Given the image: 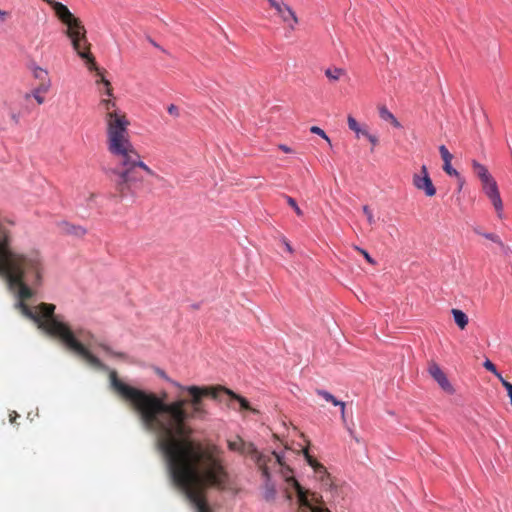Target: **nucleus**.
I'll list each match as a JSON object with an SVG mask.
<instances>
[{"label":"nucleus","mask_w":512,"mask_h":512,"mask_svg":"<svg viewBox=\"0 0 512 512\" xmlns=\"http://www.w3.org/2000/svg\"><path fill=\"white\" fill-rule=\"evenodd\" d=\"M304 456L308 462V464L314 469V471L319 475L320 479L325 482V484H328V474L326 471V468L318 463L312 456H310L307 452H304Z\"/></svg>","instance_id":"nucleus-13"},{"label":"nucleus","mask_w":512,"mask_h":512,"mask_svg":"<svg viewBox=\"0 0 512 512\" xmlns=\"http://www.w3.org/2000/svg\"><path fill=\"white\" fill-rule=\"evenodd\" d=\"M228 447L231 451L240 452L242 454H248L250 455L251 459L253 460V455L255 451H258L253 444H246L241 439H237L235 441H229Z\"/></svg>","instance_id":"nucleus-11"},{"label":"nucleus","mask_w":512,"mask_h":512,"mask_svg":"<svg viewBox=\"0 0 512 512\" xmlns=\"http://www.w3.org/2000/svg\"><path fill=\"white\" fill-rule=\"evenodd\" d=\"M167 111L170 115H173L175 117L179 116V109L174 104L169 105Z\"/></svg>","instance_id":"nucleus-34"},{"label":"nucleus","mask_w":512,"mask_h":512,"mask_svg":"<svg viewBox=\"0 0 512 512\" xmlns=\"http://www.w3.org/2000/svg\"><path fill=\"white\" fill-rule=\"evenodd\" d=\"M341 409V419L343 423H346V415H345V407H340Z\"/></svg>","instance_id":"nucleus-39"},{"label":"nucleus","mask_w":512,"mask_h":512,"mask_svg":"<svg viewBox=\"0 0 512 512\" xmlns=\"http://www.w3.org/2000/svg\"><path fill=\"white\" fill-rule=\"evenodd\" d=\"M101 82L105 86V91L102 94L106 95L108 97H111L113 95V93H112V90L110 88V82L107 79H105L104 77L101 78Z\"/></svg>","instance_id":"nucleus-32"},{"label":"nucleus","mask_w":512,"mask_h":512,"mask_svg":"<svg viewBox=\"0 0 512 512\" xmlns=\"http://www.w3.org/2000/svg\"><path fill=\"white\" fill-rule=\"evenodd\" d=\"M483 367L489 372H491L493 375H495L503 387L505 383H510L509 381L503 378L502 374L498 371L496 365L488 358L483 362Z\"/></svg>","instance_id":"nucleus-19"},{"label":"nucleus","mask_w":512,"mask_h":512,"mask_svg":"<svg viewBox=\"0 0 512 512\" xmlns=\"http://www.w3.org/2000/svg\"><path fill=\"white\" fill-rule=\"evenodd\" d=\"M225 392L234 400H237L240 404V408L242 410H250L251 407H250V403L248 402L247 399H245L244 397L240 396V395H237L236 393H234L232 390H229V389H225Z\"/></svg>","instance_id":"nucleus-22"},{"label":"nucleus","mask_w":512,"mask_h":512,"mask_svg":"<svg viewBox=\"0 0 512 512\" xmlns=\"http://www.w3.org/2000/svg\"><path fill=\"white\" fill-rule=\"evenodd\" d=\"M31 71L33 76L40 81V83H44L46 81H50L48 77L47 70L37 66L36 64H33L31 66Z\"/></svg>","instance_id":"nucleus-21"},{"label":"nucleus","mask_w":512,"mask_h":512,"mask_svg":"<svg viewBox=\"0 0 512 512\" xmlns=\"http://www.w3.org/2000/svg\"><path fill=\"white\" fill-rule=\"evenodd\" d=\"M471 166L473 169L474 174L478 177V179L481 181V184L488 182L493 177L488 171L487 167L477 160L473 159L471 161Z\"/></svg>","instance_id":"nucleus-12"},{"label":"nucleus","mask_w":512,"mask_h":512,"mask_svg":"<svg viewBox=\"0 0 512 512\" xmlns=\"http://www.w3.org/2000/svg\"><path fill=\"white\" fill-rule=\"evenodd\" d=\"M363 213L366 215L367 217V221L370 225L374 224L375 223V219H374V216H373V213L372 211L370 210L369 206L368 205H364L363 206Z\"/></svg>","instance_id":"nucleus-30"},{"label":"nucleus","mask_w":512,"mask_h":512,"mask_svg":"<svg viewBox=\"0 0 512 512\" xmlns=\"http://www.w3.org/2000/svg\"><path fill=\"white\" fill-rule=\"evenodd\" d=\"M473 231H474L476 234L483 236V233H484V232H482V231H481L480 227H474V228H473Z\"/></svg>","instance_id":"nucleus-41"},{"label":"nucleus","mask_w":512,"mask_h":512,"mask_svg":"<svg viewBox=\"0 0 512 512\" xmlns=\"http://www.w3.org/2000/svg\"><path fill=\"white\" fill-rule=\"evenodd\" d=\"M379 116L382 120L390 122L395 128H402L401 123L385 106L379 108Z\"/></svg>","instance_id":"nucleus-16"},{"label":"nucleus","mask_w":512,"mask_h":512,"mask_svg":"<svg viewBox=\"0 0 512 512\" xmlns=\"http://www.w3.org/2000/svg\"><path fill=\"white\" fill-rule=\"evenodd\" d=\"M364 137H366L373 146L377 145L378 138L375 135L367 132Z\"/></svg>","instance_id":"nucleus-35"},{"label":"nucleus","mask_w":512,"mask_h":512,"mask_svg":"<svg viewBox=\"0 0 512 512\" xmlns=\"http://www.w3.org/2000/svg\"><path fill=\"white\" fill-rule=\"evenodd\" d=\"M19 105L21 107L19 111H16L12 106H9V116L15 125L20 123V117L22 115L29 113V108L25 103L20 101Z\"/></svg>","instance_id":"nucleus-15"},{"label":"nucleus","mask_w":512,"mask_h":512,"mask_svg":"<svg viewBox=\"0 0 512 512\" xmlns=\"http://www.w3.org/2000/svg\"><path fill=\"white\" fill-rule=\"evenodd\" d=\"M116 103L111 99H102L99 108L105 111L107 123L108 150L117 157L114 167L105 168L120 199L135 197L144 180V174L156 176L142 160L129 139L126 137L129 122L118 114Z\"/></svg>","instance_id":"nucleus-2"},{"label":"nucleus","mask_w":512,"mask_h":512,"mask_svg":"<svg viewBox=\"0 0 512 512\" xmlns=\"http://www.w3.org/2000/svg\"><path fill=\"white\" fill-rule=\"evenodd\" d=\"M44 265L38 252L20 253L11 248L10 236L0 224V276L16 297L15 307L46 334L83 357L92 366L109 371L110 387L130 402L143 426L156 435L155 445L161 453L170 482L191 504L195 512H209L205 498L208 486L222 482L223 468L211 454L187 438L190 433L184 401L166 403L154 393L121 381L115 370H109L93 355L70 327L57 315L55 305L41 303L31 308L24 303L42 284Z\"/></svg>","instance_id":"nucleus-1"},{"label":"nucleus","mask_w":512,"mask_h":512,"mask_svg":"<svg viewBox=\"0 0 512 512\" xmlns=\"http://www.w3.org/2000/svg\"><path fill=\"white\" fill-rule=\"evenodd\" d=\"M343 74H345V70L342 68H328L325 70L326 77L331 81H337Z\"/></svg>","instance_id":"nucleus-23"},{"label":"nucleus","mask_w":512,"mask_h":512,"mask_svg":"<svg viewBox=\"0 0 512 512\" xmlns=\"http://www.w3.org/2000/svg\"><path fill=\"white\" fill-rule=\"evenodd\" d=\"M62 229L63 231L68 235H73L76 237H82L86 234L87 230L82 226H77L70 224L68 222L62 223Z\"/></svg>","instance_id":"nucleus-14"},{"label":"nucleus","mask_w":512,"mask_h":512,"mask_svg":"<svg viewBox=\"0 0 512 512\" xmlns=\"http://www.w3.org/2000/svg\"><path fill=\"white\" fill-rule=\"evenodd\" d=\"M310 132L320 136L322 139L327 141V143L331 146V140L323 129H321L318 126H312V127H310Z\"/></svg>","instance_id":"nucleus-26"},{"label":"nucleus","mask_w":512,"mask_h":512,"mask_svg":"<svg viewBox=\"0 0 512 512\" xmlns=\"http://www.w3.org/2000/svg\"><path fill=\"white\" fill-rule=\"evenodd\" d=\"M156 373L161 378H163L164 380L168 381L169 383H171L175 387H177L179 389H182V390H186V391L189 392V394L193 397V399L191 401V405H192V408H193V413H194V415L196 417L204 418L205 414H206V412L204 411V409L201 406L200 396L202 394L206 395V396H211L213 398H217V394H216V391L214 389H211V388L203 389V388H200L198 386H188V387H185V386L181 385L179 382L172 380L165 373V371L160 369V368H156Z\"/></svg>","instance_id":"nucleus-5"},{"label":"nucleus","mask_w":512,"mask_h":512,"mask_svg":"<svg viewBox=\"0 0 512 512\" xmlns=\"http://www.w3.org/2000/svg\"><path fill=\"white\" fill-rule=\"evenodd\" d=\"M285 200L286 202L288 203V205L295 211V213L298 215V216H302L303 215V211L302 209L298 206L296 200L291 197V196H288V195H285Z\"/></svg>","instance_id":"nucleus-25"},{"label":"nucleus","mask_w":512,"mask_h":512,"mask_svg":"<svg viewBox=\"0 0 512 512\" xmlns=\"http://www.w3.org/2000/svg\"><path fill=\"white\" fill-rule=\"evenodd\" d=\"M278 147H279L280 150H282L285 153H291L292 152V149L289 146L285 145V144H280Z\"/></svg>","instance_id":"nucleus-37"},{"label":"nucleus","mask_w":512,"mask_h":512,"mask_svg":"<svg viewBox=\"0 0 512 512\" xmlns=\"http://www.w3.org/2000/svg\"><path fill=\"white\" fill-rule=\"evenodd\" d=\"M44 1L52 6L59 20L67 26L65 33L70 38L72 46L78 56L86 61L91 70L94 69V58L87 50L86 30L80 20L70 12L66 5L54 0Z\"/></svg>","instance_id":"nucleus-4"},{"label":"nucleus","mask_w":512,"mask_h":512,"mask_svg":"<svg viewBox=\"0 0 512 512\" xmlns=\"http://www.w3.org/2000/svg\"><path fill=\"white\" fill-rule=\"evenodd\" d=\"M94 198H95V195H94V194H91V195L89 196V201H93V200H94Z\"/></svg>","instance_id":"nucleus-45"},{"label":"nucleus","mask_w":512,"mask_h":512,"mask_svg":"<svg viewBox=\"0 0 512 512\" xmlns=\"http://www.w3.org/2000/svg\"><path fill=\"white\" fill-rule=\"evenodd\" d=\"M95 344H97L100 348H102L107 354H109L111 356L118 357V358H121V359H126L127 358V354L126 353L116 352L109 345H107L105 343H102V342L97 343V342H95Z\"/></svg>","instance_id":"nucleus-24"},{"label":"nucleus","mask_w":512,"mask_h":512,"mask_svg":"<svg viewBox=\"0 0 512 512\" xmlns=\"http://www.w3.org/2000/svg\"><path fill=\"white\" fill-rule=\"evenodd\" d=\"M355 250H357L358 252H360L363 257L365 258V260L372 264V265H375L376 264V261L374 260V258L371 257V255L363 248L359 247V246H354Z\"/></svg>","instance_id":"nucleus-29"},{"label":"nucleus","mask_w":512,"mask_h":512,"mask_svg":"<svg viewBox=\"0 0 512 512\" xmlns=\"http://www.w3.org/2000/svg\"><path fill=\"white\" fill-rule=\"evenodd\" d=\"M428 372L432 376V378L438 383V385L440 386V388L443 391H445L449 394L454 393L455 390H454L452 384L450 383L446 374L442 371V369L440 368V366L438 364H436V363L430 364L429 368H428Z\"/></svg>","instance_id":"nucleus-9"},{"label":"nucleus","mask_w":512,"mask_h":512,"mask_svg":"<svg viewBox=\"0 0 512 512\" xmlns=\"http://www.w3.org/2000/svg\"><path fill=\"white\" fill-rule=\"evenodd\" d=\"M51 82L46 81L44 83H39V85L32 90L31 93H26L24 97L21 99L23 103L29 102L31 97H33L38 104L44 103L43 93H46L50 88Z\"/></svg>","instance_id":"nucleus-10"},{"label":"nucleus","mask_w":512,"mask_h":512,"mask_svg":"<svg viewBox=\"0 0 512 512\" xmlns=\"http://www.w3.org/2000/svg\"><path fill=\"white\" fill-rule=\"evenodd\" d=\"M497 245L499 246V248L501 249V251L503 252L504 255H508V254L512 253L511 248L509 246L505 245L502 240Z\"/></svg>","instance_id":"nucleus-33"},{"label":"nucleus","mask_w":512,"mask_h":512,"mask_svg":"<svg viewBox=\"0 0 512 512\" xmlns=\"http://www.w3.org/2000/svg\"><path fill=\"white\" fill-rule=\"evenodd\" d=\"M316 394L334 406L345 407V402L338 400L333 394L325 389H316Z\"/></svg>","instance_id":"nucleus-17"},{"label":"nucleus","mask_w":512,"mask_h":512,"mask_svg":"<svg viewBox=\"0 0 512 512\" xmlns=\"http://www.w3.org/2000/svg\"><path fill=\"white\" fill-rule=\"evenodd\" d=\"M285 245H286L287 250H288L289 252H292V247L290 246V244H289V243H286Z\"/></svg>","instance_id":"nucleus-43"},{"label":"nucleus","mask_w":512,"mask_h":512,"mask_svg":"<svg viewBox=\"0 0 512 512\" xmlns=\"http://www.w3.org/2000/svg\"><path fill=\"white\" fill-rule=\"evenodd\" d=\"M348 430H349L350 435L353 436L356 441H358V439L354 436V432L351 429H348Z\"/></svg>","instance_id":"nucleus-44"},{"label":"nucleus","mask_w":512,"mask_h":512,"mask_svg":"<svg viewBox=\"0 0 512 512\" xmlns=\"http://www.w3.org/2000/svg\"><path fill=\"white\" fill-rule=\"evenodd\" d=\"M453 315L454 322L460 329H464L468 324V316L459 309H452L451 311Z\"/></svg>","instance_id":"nucleus-18"},{"label":"nucleus","mask_w":512,"mask_h":512,"mask_svg":"<svg viewBox=\"0 0 512 512\" xmlns=\"http://www.w3.org/2000/svg\"><path fill=\"white\" fill-rule=\"evenodd\" d=\"M439 152L441 154V157L443 159V162H451L453 155L449 152V150L446 148L445 145H441L439 147Z\"/></svg>","instance_id":"nucleus-28"},{"label":"nucleus","mask_w":512,"mask_h":512,"mask_svg":"<svg viewBox=\"0 0 512 512\" xmlns=\"http://www.w3.org/2000/svg\"><path fill=\"white\" fill-rule=\"evenodd\" d=\"M192 307H193L194 309H198V308H199V304H193V305H192Z\"/></svg>","instance_id":"nucleus-46"},{"label":"nucleus","mask_w":512,"mask_h":512,"mask_svg":"<svg viewBox=\"0 0 512 512\" xmlns=\"http://www.w3.org/2000/svg\"><path fill=\"white\" fill-rule=\"evenodd\" d=\"M443 170L451 177H459L460 173L451 165V162L443 164Z\"/></svg>","instance_id":"nucleus-27"},{"label":"nucleus","mask_w":512,"mask_h":512,"mask_svg":"<svg viewBox=\"0 0 512 512\" xmlns=\"http://www.w3.org/2000/svg\"><path fill=\"white\" fill-rule=\"evenodd\" d=\"M296 457V452L290 448L281 451H272L270 455H265L255 451L253 461L261 470L263 479L262 498L272 503L277 499L276 484L269 471L268 462L274 461L279 467V472L284 480V486L281 489L279 501L281 505L289 508L293 512H330L328 509L315 505L309 498V491L302 487L293 475L291 463Z\"/></svg>","instance_id":"nucleus-3"},{"label":"nucleus","mask_w":512,"mask_h":512,"mask_svg":"<svg viewBox=\"0 0 512 512\" xmlns=\"http://www.w3.org/2000/svg\"><path fill=\"white\" fill-rule=\"evenodd\" d=\"M7 13L3 10L0 11V20L3 22L5 21Z\"/></svg>","instance_id":"nucleus-40"},{"label":"nucleus","mask_w":512,"mask_h":512,"mask_svg":"<svg viewBox=\"0 0 512 512\" xmlns=\"http://www.w3.org/2000/svg\"><path fill=\"white\" fill-rule=\"evenodd\" d=\"M484 194L489 198L499 218L503 216V202L500 196L497 182L494 178L482 184Z\"/></svg>","instance_id":"nucleus-7"},{"label":"nucleus","mask_w":512,"mask_h":512,"mask_svg":"<svg viewBox=\"0 0 512 512\" xmlns=\"http://www.w3.org/2000/svg\"><path fill=\"white\" fill-rule=\"evenodd\" d=\"M149 42H150L153 46H155V47L159 48V45H158V44H157L153 39H151V38H150V39H149Z\"/></svg>","instance_id":"nucleus-42"},{"label":"nucleus","mask_w":512,"mask_h":512,"mask_svg":"<svg viewBox=\"0 0 512 512\" xmlns=\"http://www.w3.org/2000/svg\"><path fill=\"white\" fill-rule=\"evenodd\" d=\"M78 335H79L80 337H82L84 341H87V339H88V338L93 339L92 334H90V333L84 334V333H83V331H79V332H78Z\"/></svg>","instance_id":"nucleus-38"},{"label":"nucleus","mask_w":512,"mask_h":512,"mask_svg":"<svg viewBox=\"0 0 512 512\" xmlns=\"http://www.w3.org/2000/svg\"><path fill=\"white\" fill-rule=\"evenodd\" d=\"M416 189L423 191L427 197H433L436 194V188L429 176L426 165L421 166V172L415 173L412 179Z\"/></svg>","instance_id":"nucleus-6"},{"label":"nucleus","mask_w":512,"mask_h":512,"mask_svg":"<svg viewBox=\"0 0 512 512\" xmlns=\"http://www.w3.org/2000/svg\"><path fill=\"white\" fill-rule=\"evenodd\" d=\"M267 1L277 11L278 15L282 18V20L293 29L294 26L298 23V18L293 9L289 5L283 3L282 1Z\"/></svg>","instance_id":"nucleus-8"},{"label":"nucleus","mask_w":512,"mask_h":512,"mask_svg":"<svg viewBox=\"0 0 512 512\" xmlns=\"http://www.w3.org/2000/svg\"><path fill=\"white\" fill-rule=\"evenodd\" d=\"M458 180V191L460 192L465 184V179L460 175L457 177Z\"/></svg>","instance_id":"nucleus-36"},{"label":"nucleus","mask_w":512,"mask_h":512,"mask_svg":"<svg viewBox=\"0 0 512 512\" xmlns=\"http://www.w3.org/2000/svg\"><path fill=\"white\" fill-rule=\"evenodd\" d=\"M483 237L488 239V240H490V241H492L495 244H498L501 241L500 237L497 234L491 233V232L483 233Z\"/></svg>","instance_id":"nucleus-31"},{"label":"nucleus","mask_w":512,"mask_h":512,"mask_svg":"<svg viewBox=\"0 0 512 512\" xmlns=\"http://www.w3.org/2000/svg\"><path fill=\"white\" fill-rule=\"evenodd\" d=\"M347 122L349 129L355 132L357 138L365 136V134L368 132L366 129L362 128L359 125V123L353 116H348Z\"/></svg>","instance_id":"nucleus-20"}]
</instances>
